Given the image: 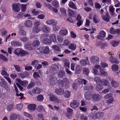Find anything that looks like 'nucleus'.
<instances>
[{
  "instance_id": "nucleus-35",
  "label": "nucleus",
  "mask_w": 120,
  "mask_h": 120,
  "mask_svg": "<svg viewBox=\"0 0 120 120\" xmlns=\"http://www.w3.org/2000/svg\"><path fill=\"white\" fill-rule=\"evenodd\" d=\"M65 75V72L63 71H61L59 72L58 73V77L60 78H62Z\"/></svg>"
},
{
  "instance_id": "nucleus-28",
  "label": "nucleus",
  "mask_w": 120,
  "mask_h": 120,
  "mask_svg": "<svg viewBox=\"0 0 120 120\" xmlns=\"http://www.w3.org/2000/svg\"><path fill=\"white\" fill-rule=\"evenodd\" d=\"M25 24L26 26L29 27H31L32 25L31 21L29 20H26L25 22Z\"/></svg>"
},
{
  "instance_id": "nucleus-62",
  "label": "nucleus",
  "mask_w": 120,
  "mask_h": 120,
  "mask_svg": "<svg viewBox=\"0 0 120 120\" xmlns=\"http://www.w3.org/2000/svg\"><path fill=\"white\" fill-rule=\"evenodd\" d=\"M120 30H110V33L112 34L117 33L119 34L120 32Z\"/></svg>"
},
{
  "instance_id": "nucleus-34",
  "label": "nucleus",
  "mask_w": 120,
  "mask_h": 120,
  "mask_svg": "<svg viewBox=\"0 0 120 120\" xmlns=\"http://www.w3.org/2000/svg\"><path fill=\"white\" fill-rule=\"evenodd\" d=\"M60 35L62 36H64L67 34L68 30H60L59 32Z\"/></svg>"
},
{
  "instance_id": "nucleus-20",
  "label": "nucleus",
  "mask_w": 120,
  "mask_h": 120,
  "mask_svg": "<svg viewBox=\"0 0 120 120\" xmlns=\"http://www.w3.org/2000/svg\"><path fill=\"white\" fill-rule=\"evenodd\" d=\"M43 49V52L45 54H48L49 53V48L48 46H46L45 47H42Z\"/></svg>"
},
{
  "instance_id": "nucleus-4",
  "label": "nucleus",
  "mask_w": 120,
  "mask_h": 120,
  "mask_svg": "<svg viewBox=\"0 0 120 120\" xmlns=\"http://www.w3.org/2000/svg\"><path fill=\"white\" fill-rule=\"evenodd\" d=\"M56 81L57 79L55 77L52 75L50 76L49 82L51 85H55L56 82Z\"/></svg>"
},
{
  "instance_id": "nucleus-53",
  "label": "nucleus",
  "mask_w": 120,
  "mask_h": 120,
  "mask_svg": "<svg viewBox=\"0 0 120 120\" xmlns=\"http://www.w3.org/2000/svg\"><path fill=\"white\" fill-rule=\"evenodd\" d=\"M70 93L68 90L66 91L64 93V96L66 98H68L70 95Z\"/></svg>"
},
{
  "instance_id": "nucleus-2",
  "label": "nucleus",
  "mask_w": 120,
  "mask_h": 120,
  "mask_svg": "<svg viewBox=\"0 0 120 120\" xmlns=\"http://www.w3.org/2000/svg\"><path fill=\"white\" fill-rule=\"evenodd\" d=\"M20 5L19 3H13L12 5V10L16 12H19L20 10Z\"/></svg>"
},
{
  "instance_id": "nucleus-54",
  "label": "nucleus",
  "mask_w": 120,
  "mask_h": 120,
  "mask_svg": "<svg viewBox=\"0 0 120 120\" xmlns=\"http://www.w3.org/2000/svg\"><path fill=\"white\" fill-rule=\"evenodd\" d=\"M80 64L82 65L85 66L87 64V62L85 60L83 59L80 61Z\"/></svg>"
},
{
  "instance_id": "nucleus-26",
  "label": "nucleus",
  "mask_w": 120,
  "mask_h": 120,
  "mask_svg": "<svg viewBox=\"0 0 120 120\" xmlns=\"http://www.w3.org/2000/svg\"><path fill=\"white\" fill-rule=\"evenodd\" d=\"M111 68L112 70L115 71H116L119 70V67L116 64L112 65L111 66Z\"/></svg>"
},
{
  "instance_id": "nucleus-39",
  "label": "nucleus",
  "mask_w": 120,
  "mask_h": 120,
  "mask_svg": "<svg viewBox=\"0 0 120 120\" xmlns=\"http://www.w3.org/2000/svg\"><path fill=\"white\" fill-rule=\"evenodd\" d=\"M25 47L26 49L28 50H30L32 49L31 45L29 43L25 45Z\"/></svg>"
},
{
  "instance_id": "nucleus-55",
  "label": "nucleus",
  "mask_w": 120,
  "mask_h": 120,
  "mask_svg": "<svg viewBox=\"0 0 120 120\" xmlns=\"http://www.w3.org/2000/svg\"><path fill=\"white\" fill-rule=\"evenodd\" d=\"M22 82L21 84L22 86H26L28 85V81H27L25 80L22 81Z\"/></svg>"
},
{
  "instance_id": "nucleus-47",
  "label": "nucleus",
  "mask_w": 120,
  "mask_h": 120,
  "mask_svg": "<svg viewBox=\"0 0 120 120\" xmlns=\"http://www.w3.org/2000/svg\"><path fill=\"white\" fill-rule=\"evenodd\" d=\"M112 94L111 93L106 94L104 97V98L106 99L112 98Z\"/></svg>"
},
{
  "instance_id": "nucleus-57",
  "label": "nucleus",
  "mask_w": 120,
  "mask_h": 120,
  "mask_svg": "<svg viewBox=\"0 0 120 120\" xmlns=\"http://www.w3.org/2000/svg\"><path fill=\"white\" fill-rule=\"evenodd\" d=\"M21 50L19 49H18L14 51L15 53L17 55H19L20 54L21 52Z\"/></svg>"
},
{
  "instance_id": "nucleus-22",
  "label": "nucleus",
  "mask_w": 120,
  "mask_h": 120,
  "mask_svg": "<svg viewBox=\"0 0 120 120\" xmlns=\"http://www.w3.org/2000/svg\"><path fill=\"white\" fill-rule=\"evenodd\" d=\"M110 60L111 62L113 63L117 64L119 63V61L116 58H114L112 56L110 57Z\"/></svg>"
},
{
  "instance_id": "nucleus-19",
  "label": "nucleus",
  "mask_w": 120,
  "mask_h": 120,
  "mask_svg": "<svg viewBox=\"0 0 120 120\" xmlns=\"http://www.w3.org/2000/svg\"><path fill=\"white\" fill-rule=\"evenodd\" d=\"M41 91L40 89L38 87H35L32 90V92L33 94H39Z\"/></svg>"
},
{
  "instance_id": "nucleus-25",
  "label": "nucleus",
  "mask_w": 120,
  "mask_h": 120,
  "mask_svg": "<svg viewBox=\"0 0 120 120\" xmlns=\"http://www.w3.org/2000/svg\"><path fill=\"white\" fill-rule=\"evenodd\" d=\"M58 69V66L55 64H52L51 66L50 70L52 71H57Z\"/></svg>"
},
{
  "instance_id": "nucleus-49",
  "label": "nucleus",
  "mask_w": 120,
  "mask_h": 120,
  "mask_svg": "<svg viewBox=\"0 0 120 120\" xmlns=\"http://www.w3.org/2000/svg\"><path fill=\"white\" fill-rule=\"evenodd\" d=\"M56 40H57L58 42L61 43L63 41V38L60 36H57L56 37Z\"/></svg>"
},
{
  "instance_id": "nucleus-56",
  "label": "nucleus",
  "mask_w": 120,
  "mask_h": 120,
  "mask_svg": "<svg viewBox=\"0 0 120 120\" xmlns=\"http://www.w3.org/2000/svg\"><path fill=\"white\" fill-rule=\"evenodd\" d=\"M0 59H2L4 61H7L8 59L7 58L4 56L2 54L0 55Z\"/></svg>"
},
{
  "instance_id": "nucleus-37",
  "label": "nucleus",
  "mask_w": 120,
  "mask_h": 120,
  "mask_svg": "<svg viewBox=\"0 0 120 120\" xmlns=\"http://www.w3.org/2000/svg\"><path fill=\"white\" fill-rule=\"evenodd\" d=\"M40 42L38 40L34 41L32 43V45L34 46L37 47L39 45Z\"/></svg>"
},
{
  "instance_id": "nucleus-7",
  "label": "nucleus",
  "mask_w": 120,
  "mask_h": 120,
  "mask_svg": "<svg viewBox=\"0 0 120 120\" xmlns=\"http://www.w3.org/2000/svg\"><path fill=\"white\" fill-rule=\"evenodd\" d=\"M104 115V114L103 112H100L96 114H92L91 116L93 119H95L101 118Z\"/></svg>"
},
{
  "instance_id": "nucleus-24",
  "label": "nucleus",
  "mask_w": 120,
  "mask_h": 120,
  "mask_svg": "<svg viewBox=\"0 0 120 120\" xmlns=\"http://www.w3.org/2000/svg\"><path fill=\"white\" fill-rule=\"evenodd\" d=\"M37 110L39 112H45V109L44 107L42 106L39 105L37 107Z\"/></svg>"
},
{
  "instance_id": "nucleus-42",
  "label": "nucleus",
  "mask_w": 120,
  "mask_h": 120,
  "mask_svg": "<svg viewBox=\"0 0 120 120\" xmlns=\"http://www.w3.org/2000/svg\"><path fill=\"white\" fill-rule=\"evenodd\" d=\"M119 44V42L117 41H112L111 42V44L114 47L118 46Z\"/></svg>"
},
{
  "instance_id": "nucleus-40",
  "label": "nucleus",
  "mask_w": 120,
  "mask_h": 120,
  "mask_svg": "<svg viewBox=\"0 0 120 120\" xmlns=\"http://www.w3.org/2000/svg\"><path fill=\"white\" fill-rule=\"evenodd\" d=\"M89 71L88 69L86 68H84L83 70V73L85 74L87 76L88 75L89 73Z\"/></svg>"
},
{
  "instance_id": "nucleus-12",
  "label": "nucleus",
  "mask_w": 120,
  "mask_h": 120,
  "mask_svg": "<svg viewBox=\"0 0 120 120\" xmlns=\"http://www.w3.org/2000/svg\"><path fill=\"white\" fill-rule=\"evenodd\" d=\"M91 93L90 91H87L84 93V96L85 99L87 100H90L91 97Z\"/></svg>"
},
{
  "instance_id": "nucleus-33",
  "label": "nucleus",
  "mask_w": 120,
  "mask_h": 120,
  "mask_svg": "<svg viewBox=\"0 0 120 120\" xmlns=\"http://www.w3.org/2000/svg\"><path fill=\"white\" fill-rule=\"evenodd\" d=\"M111 84L112 86L114 87H118L119 85V83L114 80H112Z\"/></svg>"
},
{
  "instance_id": "nucleus-17",
  "label": "nucleus",
  "mask_w": 120,
  "mask_h": 120,
  "mask_svg": "<svg viewBox=\"0 0 120 120\" xmlns=\"http://www.w3.org/2000/svg\"><path fill=\"white\" fill-rule=\"evenodd\" d=\"M42 41L43 43L47 45H50L51 43V40L47 38L43 39Z\"/></svg>"
},
{
  "instance_id": "nucleus-36",
  "label": "nucleus",
  "mask_w": 120,
  "mask_h": 120,
  "mask_svg": "<svg viewBox=\"0 0 120 120\" xmlns=\"http://www.w3.org/2000/svg\"><path fill=\"white\" fill-rule=\"evenodd\" d=\"M17 117L16 114L14 113H11L10 116V119L11 120H15Z\"/></svg>"
},
{
  "instance_id": "nucleus-29",
  "label": "nucleus",
  "mask_w": 120,
  "mask_h": 120,
  "mask_svg": "<svg viewBox=\"0 0 120 120\" xmlns=\"http://www.w3.org/2000/svg\"><path fill=\"white\" fill-rule=\"evenodd\" d=\"M93 20L94 22L95 23H97L100 21L99 19L98 18V16L96 15H94Z\"/></svg>"
},
{
  "instance_id": "nucleus-59",
  "label": "nucleus",
  "mask_w": 120,
  "mask_h": 120,
  "mask_svg": "<svg viewBox=\"0 0 120 120\" xmlns=\"http://www.w3.org/2000/svg\"><path fill=\"white\" fill-rule=\"evenodd\" d=\"M70 41L68 39H65L64 42L63 44L64 45L67 46L69 45Z\"/></svg>"
},
{
  "instance_id": "nucleus-31",
  "label": "nucleus",
  "mask_w": 120,
  "mask_h": 120,
  "mask_svg": "<svg viewBox=\"0 0 120 120\" xmlns=\"http://www.w3.org/2000/svg\"><path fill=\"white\" fill-rule=\"evenodd\" d=\"M52 5L56 8H57L59 6V3L58 1L56 0H54L52 2Z\"/></svg>"
},
{
  "instance_id": "nucleus-52",
  "label": "nucleus",
  "mask_w": 120,
  "mask_h": 120,
  "mask_svg": "<svg viewBox=\"0 0 120 120\" xmlns=\"http://www.w3.org/2000/svg\"><path fill=\"white\" fill-rule=\"evenodd\" d=\"M105 35V33L104 31V30H101L100 32V35L101 37H104Z\"/></svg>"
},
{
  "instance_id": "nucleus-8",
  "label": "nucleus",
  "mask_w": 120,
  "mask_h": 120,
  "mask_svg": "<svg viewBox=\"0 0 120 120\" xmlns=\"http://www.w3.org/2000/svg\"><path fill=\"white\" fill-rule=\"evenodd\" d=\"M55 93L58 95H61L64 93V91L63 88H60L55 89Z\"/></svg>"
},
{
  "instance_id": "nucleus-11",
  "label": "nucleus",
  "mask_w": 120,
  "mask_h": 120,
  "mask_svg": "<svg viewBox=\"0 0 120 120\" xmlns=\"http://www.w3.org/2000/svg\"><path fill=\"white\" fill-rule=\"evenodd\" d=\"M49 100L51 101H56L57 102H59V99H58L57 97L53 94H51L49 95Z\"/></svg>"
},
{
  "instance_id": "nucleus-32",
  "label": "nucleus",
  "mask_w": 120,
  "mask_h": 120,
  "mask_svg": "<svg viewBox=\"0 0 120 120\" xmlns=\"http://www.w3.org/2000/svg\"><path fill=\"white\" fill-rule=\"evenodd\" d=\"M36 105L35 104H31L28 106V108L31 110H34L35 109Z\"/></svg>"
},
{
  "instance_id": "nucleus-60",
  "label": "nucleus",
  "mask_w": 120,
  "mask_h": 120,
  "mask_svg": "<svg viewBox=\"0 0 120 120\" xmlns=\"http://www.w3.org/2000/svg\"><path fill=\"white\" fill-rule=\"evenodd\" d=\"M52 48L53 49L58 51H60L59 47L56 45H54L52 46Z\"/></svg>"
},
{
  "instance_id": "nucleus-9",
  "label": "nucleus",
  "mask_w": 120,
  "mask_h": 120,
  "mask_svg": "<svg viewBox=\"0 0 120 120\" xmlns=\"http://www.w3.org/2000/svg\"><path fill=\"white\" fill-rule=\"evenodd\" d=\"M110 16L108 13H106L105 15H103L101 16L102 19L106 22H109L110 21L109 18Z\"/></svg>"
},
{
  "instance_id": "nucleus-18",
  "label": "nucleus",
  "mask_w": 120,
  "mask_h": 120,
  "mask_svg": "<svg viewBox=\"0 0 120 120\" xmlns=\"http://www.w3.org/2000/svg\"><path fill=\"white\" fill-rule=\"evenodd\" d=\"M103 85L105 86H108L109 84V83L108 81L106 79H101V83Z\"/></svg>"
},
{
  "instance_id": "nucleus-41",
  "label": "nucleus",
  "mask_w": 120,
  "mask_h": 120,
  "mask_svg": "<svg viewBox=\"0 0 120 120\" xmlns=\"http://www.w3.org/2000/svg\"><path fill=\"white\" fill-rule=\"evenodd\" d=\"M60 11L65 16L67 15L66 10L63 8H60Z\"/></svg>"
},
{
  "instance_id": "nucleus-58",
  "label": "nucleus",
  "mask_w": 120,
  "mask_h": 120,
  "mask_svg": "<svg viewBox=\"0 0 120 120\" xmlns=\"http://www.w3.org/2000/svg\"><path fill=\"white\" fill-rule=\"evenodd\" d=\"M94 80L97 82H99L101 83V80L100 78L96 77L94 78Z\"/></svg>"
},
{
  "instance_id": "nucleus-46",
  "label": "nucleus",
  "mask_w": 120,
  "mask_h": 120,
  "mask_svg": "<svg viewBox=\"0 0 120 120\" xmlns=\"http://www.w3.org/2000/svg\"><path fill=\"white\" fill-rule=\"evenodd\" d=\"M81 120H88L87 117L84 115L83 114H82L80 117Z\"/></svg>"
},
{
  "instance_id": "nucleus-43",
  "label": "nucleus",
  "mask_w": 120,
  "mask_h": 120,
  "mask_svg": "<svg viewBox=\"0 0 120 120\" xmlns=\"http://www.w3.org/2000/svg\"><path fill=\"white\" fill-rule=\"evenodd\" d=\"M14 108V106L12 104H10L8 105L7 108V110L9 111L11 110Z\"/></svg>"
},
{
  "instance_id": "nucleus-15",
  "label": "nucleus",
  "mask_w": 120,
  "mask_h": 120,
  "mask_svg": "<svg viewBox=\"0 0 120 120\" xmlns=\"http://www.w3.org/2000/svg\"><path fill=\"white\" fill-rule=\"evenodd\" d=\"M68 5L69 7L70 8L74 9L75 10H77V7L75 4L71 1H70L69 2Z\"/></svg>"
},
{
  "instance_id": "nucleus-23",
  "label": "nucleus",
  "mask_w": 120,
  "mask_h": 120,
  "mask_svg": "<svg viewBox=\"0 0 120 120\" xmlns=\"http://www.w3.org/2000/svg\"><path fill=\"white\" fill-rule=\"evenodd\" d=\"M0 85L2 87H4L5 89L8 90V87L5 82L2 81L0 82Z\"/></svg>"
},
{
  "instance_id": "nucleus-30",
  "label": "nucleus",
  "mask_w": 120,
  "mask_h": 120,
  "mask_svg": "<svg viewBox=\"0 0 120 120\" xmlns=\"http://www.w3.org/2000/svg\"><path fill=\"white\" fill-rule=\"evenodd\" d=\"M56 37L55 35L54 34H53L51 35L50 37L49 38L51 40V41H52L53 42H57V41H56L57 40L56 39Z\"/></svg>"
},
{
  "instance_id": "nucleus-13",
  "label": "nucleus",
  "mask_w": 120,
  "mask_h": 120,
  "mask_svg": "<svg viewBox=\"0 0 120 120\" xmlns=\"http://www.w3.org/2000/svg\"><path fill=\"white\" fill-rule=\"evenodd\" d=\"M57 23L56 21L54 19L49 20L46 22V23L48 25H50L52 24L53 25H56Z\"/></svg>"
},
{
  "instance_id": "nucleus-14",
  "label": "nucleus",
  "mask_w": 120,
  "mask_h": 120,
  "mask_svg": "<svg viewBox=\"0 0 120 120\" xmlns=\"http://www.w3.org/2000/svg\"><path fill=\"white\" fill-rule=\"evenodd\" d=\"M83 88L84 90H90L93 89L94 87L91 84H88L86 86H84Z\"/></svg>"
},
{
  "instance_id": "nucleus-51",
  "label": "nucleus",
  "mask_w": 120,
  "mask_h": 120,
  "mask_svg": "<svg viewBox=\"0 0 120 120\" xmlns=\"http://www.w3.org/2000/svg\"><path fill=\"white\" fill-rule=\"evenodd\" d=\"M64 66L66 67H67L68 68L69 67V60L67 59L65 61L64 63Z\"/></svg>"
},
{
  "instance_id": "nucleus-1",
  "label": "nucleus",
  "mask_w": 120,
  "mask_h": 120,
  "mask_svg": "<svg viewBox=\"0 0 120 120\" xmlns=\"http://www.w3.org/2000/svg\"><path fill=\"white\" fill-rule=\"evenodd\" d=\"M58 82L60 83L61 86L63 87L64 86L66 87H67L69 83V80L66 78H64L62 80H59Z\"/></svg>"
},
{
  "instance_id": "nucleus-48",
  "label": "nucleus",
  "mask_w": 120,
  "mask_h": 120,
  "mask_svg": "<svg viewBox=\"0 0 120 120\" xmlns=\"http://www.w3.org/2000/svg\"><path fill=\"white\" fill-rule=\"evenodd\" d=\"M68 11L69 14L71 16H73L75 14V12H74L73 10H72L70 9H68Z\"/></svg>"
},
{
  "instance_id": "nucleus-38",
  "label": "nucleus",
  "mask_w": 120,
  "mask_h": 120,
  "mask_svg": "<svg viewBox=\"0 0 120 120\" xmlns=\"http://www.w3.org/2000/svg\"><path fill=\"white\" fill-rule=\"evenodd\" d=\"M103 88V87L102 85L98 84L96 86V90L98 91H100Z\"/></svg>"
},
{
  "instance_id": "nucleus-45",
  "label": "nucleus",
  "mask_w": 120,
  "mask_h": 120,
  "mask_svg": "<svg viewBox=\"0 0 120 120\" xmlns=\"http://www.w3.org/2000/svg\"><path fill=\"white\" fill-rule=\"evenodd\" d=\"M43 97L41 95H39L37 97V100L39 101H41L43 99Z\"/></svg>"
},
{
  "instance_id": "nucleus-5",
  "label": "nucleus",
  "mask_w": 120,
  "mask_h": 120,
  "mask_svg": "<svg viewBox=\"0 0 120 120\" xmlns=\"http://www.w3.org/2000/svg\"><path fill=\"white\" fill-rule=\"evenodd\" d=\"M67 111L65 114L66 116L69 118H71L73 113V110L69 108H68L67 109Z\"/></svg>"
},
{
  "instance_id": "nucleus-64",
  "label": "nucleus",
  "mask_w": 120,
  "mask_h": 120,
  "mask_svg": "<svg viewBox=\"0 0 120 120\" xmlns=\"http://www.w3.org/2000/svg\"><path fill=\"white\" fill-rule=\"evenodd\" d=\"M28 54V53L26 51L21 50L20 54H21L22 56H24L25 55H26Z\"/></svg>"
},
{
  "instance_id": "nucleus-63",
  "label": "nucleus",
  "mask_w": 120,
  "mask_h": 120,
  "mask_svg": "<svg viewBox=\"0 0 120 120\" xmlns=\"http://www.w3.org/2000/svg\"><path fill=\"white\" fill-rule=\"evenodd\" d=\"M14 67L17 71L18 72L21 71V68L18 65H14Z\"/></svg>"
},
{
  "instance_id": "nucleus-50",
  "label": "nucleus",
  "mask_w": 120,
  "mask_h": 120,
  "mask_svg": "<svg viewBox=\"0 0 120 120\" xmlns=\"http://www.w3.org/2000/svg\"><path fill=\"white\" fill-rule=\"evenodd\" d=\"M33 76L34 78L35 79H37V78L38 77H40V76L38 74V73L36 72H34L33 75Z\"/></svg>"
},
{
  "instance_id": "nucleus-16",
  "label": "nucleus",
  "mask_w": 120,
  "mask_h": 120,
  "mask_svg": "<svg viewBox=\"0 0 120 120\" xmlns=\"http://www.w3.org/2000/svg\"><path fill=\"white\" fill-rule=\"evenodd\" d=\"M82 70V67L78 65L75 68V73L76 74H79Z\"/></svg>"
},
{
  "instance_id": "nucleus-21",
  "label": "nucleus",
  "mask_w": 120,
  "mask_h": 120,
  "mask_svg": "<svg viewBox=\"0 0 120 120\" xmlns=\"http://www.w3.org/2000/svg\"><path fill=\"white\" fill-rule=\"evenodd\" d=\"M11 44L12 45L15 46H21L22 45V43L21 42L16 41H14L11 42Z\"/></svg>"
},
{
  "instance_id": "nucleus-61",
  "label": "nucleus",
  "mask_w": 120,
  "mask_h": 120,
  "mask_svg": "<svg viewBox=\"0 0 120 120\" xmlns=\"http://www.w3.org/2000/svg\"><path fill=\"white\" fill-rule=\"evenodd\" d=\"M100 71L102 76H107L108 75L107 73L105 71L102 70H100Z\"/></svg>"
},
{
  "instance_id": "nucleus-6",
  "label": "nucleus",
  "mask_w": 120,
  "mask_h": 120,
  "mask_svg": "<svg viewBox=\"0 0 120 120\" xmlns=\"http://www.w3.org/2000/svg\"><path fill=\"white\" fill-rule=\"evenodd\" d=\"M91 62L94 64H96L99 62V59L96 56H91L90 58Z\"/></svg>"
},
{
  "instance_id": "nucleus-3",
  "label": "nucleus",
  "mask_w": 120,
  "mask_h": 120,
  "mask_svg": "<svg viewBox=\"0 0 120 120\" xmlns=\"http://www.w3.org/2000/svg\"><path fill=\"white\" fill-rule=\"evenodd\" d=\"M79 105V102L76 100H72L70 103V106L73 108H77Z\"/></svg>"
},
{
  "instance_id": "nucleus-44",
  "label": "nucleus",
  "mask_w": 120,
  "mask_h": 120,
  "mask_svg": "<svg viewBox=\"0 0 120 120\" xmlns=\"http://www.w3.org/2000/svg\"><path fill=\"white\" fill-rule=\"evenodd\" d=\"M35 85V84L34 82H31L28 85L27 88L28 89H30L33 87Z\"/></svg>"
},
{
  "instance_id": "nucleus-27",
  "label": "nucleus",
  "mask_w": 120,
  "mask_h": 120,
  "mask_svg": "<svg viewBox=\"0 0 120 120\" xmlns=\"http://www.w3.org/2000/svg\"><path fill=\"white\" fill-rule=\"evenodd\" d=\"M115 8L112 6H110L109 7V11L110 13V15L112 16H113L114 15V11Z\"/></svg>"
},
{
  "instance_id": "nucleus-10",
  "label": "nucleus",
  "mask_w": 120,
  "mask_h": 120,
  "mask_svg": "<svg viewBox=\"0 0 120 120\" xmlns=\"http://www.w3.org/2000/svg\"><path fill=\"white\" fill-rule=\"evenodd\" d=\"M93 100L95 101H99L101 98V96L98 94H95L92 95Z\"/></svg>"
}]
</instances>
